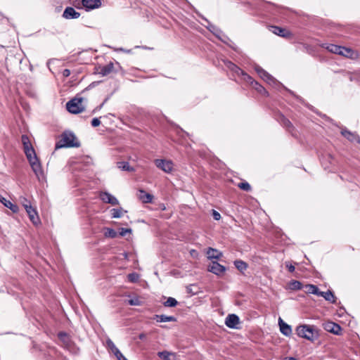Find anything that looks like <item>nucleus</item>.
<instances>
[{"label": "nucleus", "mask_w": 360, "mask_h": 360, "mask_svg": "<svg viewBox=\"0 0 360 360\" xmlns=\"http://www.w3.org/2000/svg\"><path fill=\"white\" fill-rule=\"evenodd\" d=\"M342 49H341L342 53H340V55L347 57V58H351L352 56L353 51L351 49L346 48L344 46H342Z\"/></svg>", "instance_id": "obj_37"}, {"label": "nucleus", "mask_w": 360, "mask_h": 360, "mask_svg": "<svg viewBox=\"0 0 360 360\" xmlns=\"http://www.w3.org/2000/svg\"><path fill=\"white\" fill-rule=\"evenodd\" d=\"M278 323L281 333L285 336H290L292 333L290 326L285 323L281 318H279Z\"/></svg>", "instance_id": "obj_20"}, {"label": "nucleus", "mask_w": 360, "mask_h": 360, "mask_svg": "<svg viewBox=\"0 0 360 360\" xmlns=\"http://www.w3.org/2000/svg\"><path fill=\"white\" fill-rule=\"evenodd\" d=\"M126 302L131 306H140L141 302L138 297H134L126 301Z\"/></svg>", "instance_id": "obj_38"}, {"label": "nucleus", "mask_w": 360, "mask_h": 360, "mask_svg": "<svg viewBox=\"0 0 360 360\" xmlns=\"http://www.w3.org/2000/svg\"><path fill=\"white\" fill-rule=\"evenodd\" d=\"M24 208L27 213L30 221L34 225L37 226L41 224L38 213L36 209L33 207L31 204H29V205H26Z\"/></svg>", "instance_id": "obj_7"}, {"label": "nucleus", "mask_w": 360, "mask_h": 360, "mask_svg": "<svg viewBox=\"0 0 360 360\" xmlns=\"http://www.w3.org/2000/svg\"><path fill=\"white\" fill-rule=\"evenodd\" d=\"M283 124L285 127H287V128H290V127H292V124H291V122H290L288 119H286V118H285V117H283Z\"/></svg>", "instance_id": "obj_44"}, {"label": "nucleus", "mask_w": 360, "mask_h": 360, "mask_svg": "<svg viewBox=\"0 0 360 360\" xmlns=\"http://www.w3.org/2000/svg\"><path fill=\"white\" fill-rule=\"evenodd\" d=\"M234 265L236 268L241 272L246 270L248 268V264L240 259L234 261Z\"/></svg>", "instance_id": "obj_29"}, {"label": "nucleus", "mask_w": 360, "mask_h": 360, "mask_svg": "<svg viewBox=\"0 0 360 360\" xmlns=\"http://www.w3.org/2000/svg\"><path fill=\"white\" fill-rule=\"evenodd\" d=\"M212 216H213V218L217 221H218L221 219L220 214L214 210H212Z\"/></svg>", "instance_id": "obj_45"}, {"label": "nucleus", "mask_w": 360, "mask_h": 360, "mask_svg": "<svg viewBox=\"0 0 360 360\" xmlns=\"http://www.w3.org/2000/svg\"><path fill=\"white\" fill-rule=\"evenodd\" d=\"M202 18L206 21V22L207 23V25H205V27H207V29L210 31L214 36H216L218 39H219L220 40H221L222 41H224L225 42V40L223 37L224 38H227L222 32V31L219 28L217 27V26H215L214 25L212 24L210 21H208L207 19H206L205 17H202Z\"/></svg>", "instance_id": "obj_8"}, {"label": "nucleus", "mask_w": 360, "mask_h": 360, "mask_svg": "<svg viewBox=\"0 0 360 360\" xmlns=\"http://www.w3.org/2000/svg\"><path fill=\"white\" fill-rule=\"evenodd\" d=\"M117 360H128L122 354L117 357Z\"/></svg>", "instance_id": "obj_49"}, {"label": "nucleus", "mask_w": 360, "mask_h": 360, "mask_svg": "<svg viewBox=\"0 0 360 360\" xmlns=\"http://www.w3.org/2000/svg\"><path fill=\"white\" fill-rule=\"evenodd\" d=\"M21 141L23 145L25 154L30 164V166L39 179L44 177V172L41 165L37 157L35 150L32 147L29 137L27 135H22Z\"/></svg>", "instance_id": "obj_1"}, {"label": "nucleus", "mask_w": 360, "mask_h": 360, "mask_svg": "<svg viewBox=\"0 0 360 360\" xmlns=\"http://www.w3.org/2000/svg\"><path fill=\"white\" fill-rule=\"evenodd\" d=\"M82 97H75L66 103L68 111L72 114H78L84 110L85 108L82 104Z\"/></svg>", "instance_id": "obj_5"}, {"label": "nucleus", "mask_w": 360, "mask_h": 360, "mask_svg": "<svg viewBox=\"0 0 360 360\" xmlns=\"http://www.w3.org/2000/svg\"><path fill=\"white\" fill-rule=\"evenodd\" d=\"M113 68H114V64H113V63L110 62L108 65L101 68L99 74H101L102 76H106L112 72Z\"/></svg>", "instance_id": "obj_25"}, {"label": "nucleus", "mask_w": 360, "mask_h": 360, "mask_svg": "<svg viewBox=\"0 0 360 360\" xmlns=\"http://www.w3.org/2000/svg\"><path fill=\"white\" fill-rule=\"evenodd\" d=\"M58 339L62 342L63 345L67 348L70 349L72 345V341L70 336L65 332H60L58 334Z\"/></svg>", "instance_id": "obj_16"}, {"label": "nucleus", "mask_w": 360, "mask_h": 360, "mask_svg": "<svg viewBox=\"0 0 360 360\" xmlns=\"http://www.w3.org/2000/svg\"><path fill=\"white\" fill-rule=\"evenodd\" d=\"M321 46L333 53H335V54H338V55H340V53H342L341 49H342V48L341 46H338L335 44H333L326 43V44H323L321 45Z\"/></svg>", "instance_id": "obj_19"}, {"label": "nucleus", "mask_w": 360, "mask_h": 360, "mask_svg": "<svg viewBox=\"0 0 360 360\" xmlns=\"http://www.w3.org/2000/svg\"><path fill=\"white\" fill-rule=\"evenodd\" d=\"M178 304L177 300L172 297H169L166 301L163 302V306L165 307H174Z\"/></svg>", "instance_id": "obj_32"}, {"label": "nucleus", "mask_w": 360, "mask_h": 360, "mask_svg": "<svg viewBox=\"0 0 360 360\" xmlns=\"http://www.w3.org/2000/svg\"><path fill=\"white\" fill-rule=\"evenodd\" d=\"M270 31L274 34L284 38H289L291 36V33L288 30L278 26H271Z\"/></svg>", "instance_id": "obj_14"}, {"label": "nucleus", "mask_w": 360, "mask_h": 360, "mask_svg": "<svg viewBox=\"0 0 360 360\" xmlns=\"http://www.w3.org/2000/svg\"><path fill=\"white\" fill-rule=\"evenodd\" d=\"M245 79L251 83V84L252 85V86L259 92L261 94H263V95H268V92L266 91V90L264 89V86H262L261 84H259L257 82L255 81L252 78V79H249L248 78H245Z\"/></svg>", "instance_id": "obj_21"}, {"label": "nucleus", "mask_w": 360, "mask_h": 360, "mask_svg": "<svg viewBox=\"0 0 360 360\" xmlns=\"http://www.w3.org/2000/svg\"><path fill=\"white\" fill-rule=\"evenodd\" d=\"M139 198L145 203L150 202L153 200V195L146 193L144 191H140Z\"/></svg>", "instance_id": "obj_26"}, {"label": "nucleus", "mask_w": 360, "mask_h": 360, "mask_svg": "<svg viewBox=\"0 0 360 360\" xmlns=\"http://www.w3.org/2000/svg\"><path fill=\"white\" fill-rule=\"evenodd\" d=\"M4 201L1 200V202L4 203V205L9 208L11 211L13 212H16L18 210V206L13 204L11 201L6 200L5 198H3Z\"/></svg>", "instance_id": "obj_35"}, {"label": "nucleus", "mask_w": 360, "mask_h": 360, "mask_svg": "<svg viewBox=\"0 0 360 360\" xmlns=\"http://www.w3.org/2000/svg\"><path fill=\"white\" fill-rule=\"evenodd\" d=\"M112 218H120L124 212L122 208H113L110 210Z\"/></svg>", "instance_id": "obj_36"}, {"label": "nucleus", "mask_w": 360, "mask_h": 360, "mask_svg": "<svg viewBox=\"0 0 360 360\" xmlns=\"http://www.w3.org/2000/svg\"><path fill=\"white\" fill-rule=\"evenodd\" d=\"M324 328L335 335H340L342 330L340 326L334 322H328L326 323Z\"/></svg>", "instance_id": "obj_18"}, {"label": "nucleus", "mask_w": 360, "mask_h": 360, "mask_svg": "<svg viewBox=\"0 0 360 360\" xmlns=\"http://www.w3.org/2000/svg\"><path fill=\"white\" fill-rule=\"evenodd\" d=\"M127 233H131V229L122 228L120 229L119 234L120 236H125Z\"/></svg>", "instance_id": "obj_41"}, {"label": "nucleus", "mask_w": 360, "mask_h": 360, "mask_svg": "<svg viewBox=\"0 0 360 360\" xmlns=\"http://www.w3.org/2000/svg\"><path fill=\"white\" fill-rule=\"evenodd\" d=\"M128 278L130 281L131 282H136L138 281V278H139V276L138 274H135V273H132V274H129L128 275Z\"/></svg>", "instance_id": "obj_40"}, {"label": "nucleus", "mask_w": 360, "mask_h": 360, "mask_svg": "<svg viewBox=\"0 0 360 360\" xmlns=\"http://www.w3.org/2000/svg\"><path fill=\"white\" fill-rule=\"evenodd\" d=\"M101 124V121L97 117H95L92 120H91V125L92 127H96L98 126H99Z\"/></svg>", "instance_id": "obj_42"}, {"label": "nucleus", "mask_w": 360, "mask_h": 360, "mask_svg": "<svg viewBox=\"0 0 360 360\" xmlns=\"http://www.w3.org/2000/svg\"><path fill=\"white\" fill-rule=\"evenodd\" d=\"M104 236L106 238H115L117 233V232L111 228H104V232H103Z\"/></svg>", "instance_id": "obj_31"}, {"label": "nucleus", "mask_w": 360, "mask_h": 360, "mask_svg": "<svg viewBox=\"0 0 360 360\" xmlns=\"http://www.w3.org/2000/svg\"><path fill=\"white\" fill-rule=\"evenodd\" d=\"M155 166L165 172V173H171L173 170V162L172 160L165 159H156L154 161Z\"/></svg>", "instance_id": "obj_6"}, {"label": "nucleus", "mask_w": 360, "mask_h": 360, "mask_svg": "<svg viewBox=\"0 0 360 360\" xmlns=\"http://www.w3.org/2000/svg\"><path fill=\"white\" fill-rule=\"evenodd\" d=\"M306 291L308 293L318 295L320 290L319 288L313 284H307L305 285Z\"/></svg>", "instance_id": "obj_27"}, {"label": "nucleus", "mask_w": 360, "mask_h": 360, "mask_svg": "<svg viewBox=\"0 0 360 360\" xmlns=\"http://www.w3.org/2000/svg\"><path fill=\"white\" fill-rule=\"evenodd\" d=\"M289 288L292 290H297L302 288V284L298 281L292 280L289 283Z\"/></svg>", "instance_id": "obj_34"}, {"label": "nucleus", "mask_w": 360, "mask_h": 360, "mask_svg": "<svg viewBox=\"0 0 360 360\" xmlns=\"http://www.w3.org/2000/svg\"><path fill=\"white\" fill-rule=\"evenodd\" d=\"M207 271L217 276H221L226 271V267L219 262L213 261L208 266Z\"/></svg>", "instance_id": "obj_10"}, {"label": "nucleus", "mask_w": 360, "mask_h": 360, "mask_svg": "<svg viewBox=\"0 0 360 360\" xmlns=\"http://www.w3.org/2000/svg\"><path fill=\"white\" fill-rule=\"evenodd\" d=\"M284 360H297V359L295 357H287Z\"/></svg>", "instance_id": "obj_50"}, {"label": "nucleus", "mask_w": 360, "mask_h": 360, "mask_svg": "<svg viewBox=\"0 0 360 360\" xmlns=\"http://www.w3.org/2000/svg\"><path fill=\"white\" fill-rule=\"evenodd\" d=\"M158 356L163 360H174V355L172 353L167 351L159 352Z\"/></svg>", "instance_id": "obj_28"}, {"label": "nucleus", "mask_w": 360, "mask_h": 360, "mask_svg": "<svg viewBox=\"0 0 360 360\" xmlns=\"http://www.w3.org/2000/svg\"><path fill=\"white\" fill-rule=\"evenodd\" d=\"M99 198L105 203H108L112 205H119L118 200L107 191H101L99 193Z\"/></svg>", "instance_id": "obj_9"}, {"label": "nucleus", "mask_w": 360, "mask_h": 360, "mask_svg": "<svg viewBox=\"0 0 360 360\" xmlns=\"http://www.w3.org/2000/svg\"><path fill=\"white\" fill-rule=\"evenodd\" d=\"M118 50L120 51L127 53H130L131 52V51L130 49H124L123 48H120Z\"/></svg>", "instance_id": "obj_48"}, {"label": "nucleus", "mask_w": 360, "mask_h": 360, "mask_svg": "<svg viewBox=\"0 0 360 360\" xmlns=\"http://www.w3.org/2000/svg\"><path fill=\"white\" fill-rule=\"evenodd\" d=\"M255 70L256 72L259 75V76L265 82H266L270 85H272L275 88L278 89L279 87L284 88L286 91H288L291 95L295 96L298 101H300L302 103H304V100L298 96H296L293 91H290V89L285 87L281 82L277 81L275 78H274L270 74H269L266 70H264L262 67L259 65L255 66Z\"/></svg>", "instance_id": "obj_2"}, {"label": "nucleus", "mask_w": 360, "mask_h": 360, "mask_svg": "<svg viewBox=\"0 0 360 360\" xmlns=\"http://www.w3.org/2000/svg\"><path fill=\"white\" fill-rule=\"evenodd\" d=\"M225 64L230 70L236 73L238 75H242L245 77L244 79L248 78L249 79H252V77L250 76L245 73L243 70H241L239 67H238L231 61L228 60L225 63Z\"/></svg>", "instance_id": "obj_12"}, {"label": "nucleus", "mask_w": 360, "mask_h": 360, "mask_svg": "<svg viewBox=\"0 0 360 360\" xmlns=\"http://www.w3.org/2000/svg\"><path fill=\"white\" fill-rule=\"evenodd\" d=\"M238 186L245 191H250L251 190L250 184L246 181L239 183Z\"/></svg>", "instance_id": "obj_39"}, {"label": "nucleus", "mask_w": 360, "mask_h": 360, "mask_svg": "<svg viewBox=\"0 0 360 360\" xmlns=\"http://www.w3.org/2000/svg\"><path fill=\"white\" fill-rule=\"evenodd\" d=\"M341 134L349 141H356L360 143V137L356 133H353L346 128L341 130Z\"/></svg>", "instance_id": "obj_15"}, {"label": "nucleus", "mask_w": 360, "mask_h": 360, "mask_svg": "<svg viewBox=\"0 0 360 360\" xmlns=\"http://www.w3.org/2000/svg\"><path fill=\"white\" fill-rule=\"evenodd\" d=\"M20 202L24 207H25L26 205H29V204H31L30 201L25 198H20Z\"/></svg>", "instance_id": "obj_46"}, {"label": "nucleus", "mask_w": 360, "mask_h": 360, "mask_svg": "<svg viewBox=\"0 0 360 360\" xmlns=\"http://www.w3.org/2000/svg\"><path fill=\"white\" fill-rule=\"evenodd\" d=\"M207 255L208 259H219L222 256V252L217 250V249L209 248L207 251Z\"/></svg>", "instance_id": "obj_23"}, {"label": "nucleus", "mask_w": 360, "mask_h": 360, "mask_svg": "<svg viewBox=\"0 0 360 360\" xmlns=\"http://www.w3.org/2000/svg\"><path fill=\"white\" fill-rule=\"evenodd\" d=\"M318 296L323 297L326 300L331 303H335L336 302V297L331 290H328L327 292L320 291Z\"/></svg>", "instance_id": "obj_22"}, {"label": "nucleus", "mask_w": 360, "mask_h": 360, "mask_svg": "<svg viewBox=\"0 0 360 360\" xmlns=\"http://www.w3.org/2000/svg\"><path fill=\"white\" fill-rule=\"evenodd\" d=\"M80 143L75 135L71 131H65L61 135L60 140L56 143V149L61 148L79 147Z\"/></svg>", "instance_id": "obj_4"}, {"label": "nucleus", "mask_w": 360, "mask_h": 360, "mask_svg": "<svg viewBox=\"0 0 360 360\" xmlns=\"http://www.w3.org/2000/svg\"><path fill=\"white\" fill-rule=\"evenodd\" d=\"M82 6L86 11L98 8L101 6V0H82Z\"/></svg>", "instance_id": "obj_13"}, {"label": "nucleus", "mask_w": 360, "mask_h": 360, "mask_svg": "<svg viewBox=\"0 0 360 360\" xmlns=\"http://www.w3.org/2000/svg\"><path fill=\"white\" fill-rule=\"evenodd\" d=\"M117 166L120 169H121L123 171H127V172H133L134 171V169L132 167H130L129 162H118Z\"/></svg>", "instance_id": "obj_30"}, {"label": "nucleus", "mask_w": 360, "mask_h": 360, "mask_svg": "<svg viewBox=\"0 0 360 360\" xmlns=\"http://www.w3.org/2000/svg\"><path fill=\"white\" fill-rule=\"evenodd\" d=\"M80 16V13L77 12L72 7H67L63 13V17L66 19H76Z\"/></svg>", "instance_id": "obj_17"}, {"label": "nucleus", "mask_w": 360, "mask_h": 360, "mask_svg": "<svg viewBox=\"0 0 360 360\" xmlns=\"http://www.w3.org/2000/svg\"><path fill=\"white\" fill-rule=\"evenodd\" d=\"M143 335H140V338H143Z\"/></svg>", "instance_id": "obj_53"}, {"label": "nucleus", "mask_w": 360, "mask_h": 360, "mask_svg": "<svg viewBox=\"0 0 360 360\" xmlns=\"http://www.w3.org/2000/svg\"><path fill=\"white\" fill-rule=\"evenodd\" d=\"M240 323L239 317L234 314H229L225 320V324L229 328H238Z\"/></svg>", "instance_id": "obj_11"}, {"label": "nucleus", "mask_w": 360, "mask_h": 360, "mask_svg": "<svg viewBox=\"0 0 360 360\" xmlns=\"http://www.w3.org/2000/svg\"><path fill=\"white\" fill-rule=\"evenodd\" d=\"M296 334L302 338L311 342L319 337V332L315 326L309 325H300L296 328Z\"/></svg>", "instance_id": "obj_3"}, {"label": "nucleus", "mask_w": 360, "mask_h": 360, "mask_svg": "<svg viewBox=\"0 0 360 360\" xmlns=\"http://www.w3.org/2000/svg\"><path fill=\"white\" fill-rule=\"evenodd\" d=\"M104 105V103H102L99 106L96 108V110H101Z\"/></svg>", "instance_id": "obj_51"}, {"label": "nucleus", "mask_w": 360, "mask_h": 360, "mask_svg": "<svg viewBox=\"0 0 360 360\" xmlns=\"http://www.w3.org/2000/svg\"><path fill=\"white\" fill-rule=\"evenodd\" d=\"M107 343H108V347H110V349H111V351L112 352V353L115 354V356H116V358L118 356H121V352L120 351V349L115 345V344L112 342V340H109L107 341Z\"/></svg>", "instance_id": "obj_33"}, {"label": "nucleus", "mask_w": 360, "mask_h": 360, "mask_svg": "<svg viewBox=\"0 0 360 360\" xmlns=\"http://www.w3.org/2000/svg\"><path fill=\"white\" fill-rule=\"evenodd\" d=\"M63 75L64 77H68L70 75V70L68 69H65L63 72Z\"/></svg>", "instance_id": "obj_47"}, {"label": "nucleus", "mask_w": 360, "mask_h": 360, "mask_svg": "<svg viewBox=\"0 0 360 360\" xmlns=\"http://www.w3.org/2000/svg\"><path fill=\"white\" fill-rule=\"evenodd\" d=\"M153 319L156 320L158 322H169V321H176V317L173 316H167V315H155L153 316Z\"/></svg>", "instance_id": "obj_24"}, {"label": "nucleus", "mask_w": 360, "mask_h": 360, "mask_svg": "<svg viewBox=\"0 0 360 360\" xmlns=\"http://www.w3.org/2000/svg\"><path fill=\"white\" fill-rule=\"evenodd\" d=\"M108 98H106L104 100V101H103V103H104V104H105V102L108 101Z\"/></svg>", "instance_id": "obj_52"}, {"label": "nucleus", "mask_w": 360, "mask_h": 360, "mask_svg": "<svg viewBox=\"0 0 360 360\" xmlns=\"http://www.w3.org/2000/svg\"><path fill=\"white\" fill-rule=\"evenodd\" d=\"M285 266L290 272H293L295 269V266L290 262H285Z\"/></svg>", "instance_id": "obj_43"}]
</instances>
